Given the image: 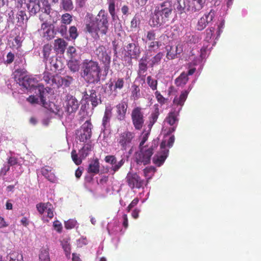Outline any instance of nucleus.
Masks as SVG:
<instances>
[{"instance_id":"1","label":"nucleus","mask_w":261,"mask_h":261,"mask_svg":"<svg viewBox=\"0 0 261 261\" xmlns=\"http://www.w3.org/2000/svg\"><path fill=\"white\" fill-rule=\"evenodd\" d=\"M85 31L89 33L95 39H99L100 35H106L109 30V16L107 12L101 9L96 16L87 13L85 16Z\"/></svg>"},{"instance_id":"2","label":"nucleus","mask_w":261,"mask_h":261,"mask_svg":"<svg viewBox=\"0 0 261 261\" xmlns=\"http://www.w3.org/2000/svg\"><path fill=\"white\" fill-rule=\"evenodd\" d=\"M172 10V0H166L158 5L149 21L150 25L155 27L166 23L168 21Z\"/></svg>"},{"instance_id":"3","label":"nucleus","mask_w":261,"mask_h":261,"mask_svg":"<svg viewBox=\"0 0 261 261\" xmlns=\"http://www.w3.org/2000/svg\"><path fill=\"white\" fill-rule=\"evenodd\" d=\"M101 69L98 62L86 59L82 64L81 75L89 83H97L99 81Z\"/></svg>"},{"instance_id":"4","label":"nucleus","mask_w":261,"mask_h":261,"mask_svg":"<svg viewBox=\"0 0 261 261\" xmlns=\"http://www.w3.org/2000/svg\"><path fill=\"white\" fill-rule=\"evenodd\" d=\"M18 84L27 89L31 90L33 88H36L39 92V96L42 106L46 108H47L48 104L46 101L45 96L48 92L43 85L38 84V81L35 78L26 75L18 79Z\"/></svg>"},{"instance_id":"5","label":"nucleus","mask_w":261,"mask_h":261,"mask_svg":"<svg viewBox=\"0 0 261 261\" xmlns=\"http://www.w3.org/2000/svg\"><path fill=\"white\" fill-rule=\"evenodd\" d=\"M25 4L31 15L41 11L47 15L51 12V6L46 0H25Z\"/></svg>"},{"instance_id":"6","label":"nucleus","mask_w":261,"mask_h":261,"mask_svg":"<svg viewBox=\"0 0 261 261\" xmlns=\"http://www.w3.org/2000/svg\"><path fill=\"white\" fill-rule=\"evenodd\" d=\"M135 137L134 132L126 129L118 134L116 138V142L122 150H126L133 144Z\"/></svg>"},{"instance_id":"7","label":"nucleus","mask_w":261,"mask_h":261,"mask_svg":"<svg viewBox=\"0 0 261 261\" xmlns=\"http://www.w3.org/2000/svg\"><path fill=\"white\" fill-rule=\"evenodd\" d=\"M158 147V144L154 142L148 148H141L140 151L136 154V161L137 164L144 165L150 163L151 157L154 150Z\"/></svg>"},{"instance_id":"8","label":"nucleus","mask_w":261,"mask_h":261,"mask_svg":"<svg viewBox=\"0 0 261 261\" xmlns=\"http://www.w3.org/2000/svg\"><path fill=\"white\" fill-rule=\"evenodd\" d=\"M94 53L99 61L103 64L105 70L108 71L111 62V51L105 46L100 45L96 48Z\"/></svg>"},{"instance_id":"9","label":"nucleus","mask_w":261,"mask_h":261,"mask_svg":"<svg viewBox=\"0 0 261 261\" xmlns=\"http://www.w3.org/2000/svg\"><path fill=\"white\" fill-rule=\"evenodd\" d=\"M143 110L141 107H136L132 111L130 116L132 123L137 130H140L144 125L145 117Z\"/></svg>"},{"instance_id":"10","label":"nucleus","mask_w":261,"mask_h":261,"mask_svg":"<svg viewBox=\"0 0 261 261\" xmlns=\"http://www.w3.org/2000/svg\"><path fill=\"white\" fill-rule=\"evenodd\" d=\"M125 180L129 187L134 189L143 187L144 181L137 173L129 172L125 177Z\"/></svg>"},{"instance_id":"11","label":"nucleus","mask_w":261,"mask_h":261,"mask_svg":"<svg viewBox=\"0 0 261 261\" xmlns=\"http://www.w3.org/2000/svg\"><path fill=\"white\" fill-rule=\"evenodd\" d=\"M38 32L43 38L48 41L53 39L56 35L54 25L46 21L41 24Z\"/></svg>"},{"instance_id":"12","label":"nucleus","mask_w":261,"mask_h":261,"mask_svg":"<svg viewBox=\"0 0 261 261\" xmlns=\"http://www.w3.org/2000/svg\"><path fill=\"white\" fill-rule=\"evenodd\" d=\"M166 141H162L160 144V151L153 158V163L158 166H161L168 156L169 150L166 148Z\"/></svg>"},{"instance_id":"13","label":"nucleus","mask_w":261,"mask_h":261,"mask_svg":"<svg viewBox=\"0 0 261 261\" xmlns=\"http://www.w3.org/2000/svg\"><path fill=\"white\" fill-rule=\"evenodd\" d=\"M79 106L80 103L74 96L70 94L66 95L64 103V108L65 111L68 114L70 115L75 113Z\"/></svg>"},{"instance_id":"14","label":"nucleus","mask_w":261,"mask_h":261,"mask_svg":"<svg viewBox=\"0 0 261 261\" xmlns=\"http://www.w3.org/2000/svg\"><path fill=\"white\" fill-rule=\"evenodd\" d=\"M126 53L129 59V64L132 63V59H137L141 54L140 47L138 43H129L126 46Z\"/></svg>"},{"instance_id":"15","label":"nucleus","mask_w":261,"mask_h":261,"mask_svg":"<svg viewBox=\"0 0 261 261\" xmlns=\"http://www.w3.org/2000/svg\"><path fill=\"white\" fill-rule=\"evenodd\" d=\"M149 55L148 53H145L141 59L139 61L138 70L137 74L138 77L142 80H144L146 76V72L148 69L147 63L149 59Z\"/></svg>"},{"instance_id":"16","label":"nucleus","mask_w":261,"mask_h":261,"mask_svg":"<svg viewBox=\"0 0 261 261\" xmlns=\"http://www.w3.org/2000/svg\"><path fill=\"white\" fill-rule=\"evenodd\" d=\"M92 124L90 120H87L82 126L81 133L79 138L81 142H85L90 139L92 135Z\"/></svg>"},{"instance_id":"17","label":"nucleus","mask_w":261,"mask_h":261,"mask_svg":"<svg viewBox=\"0 0 261 261\" xmlns=\"http://www.w3.org/2000/svg\"><path fill=\"white\" fill-rule=\"evenodd\" d=\"M215 15V11L212 9L207 14H205L201 17L197 23V29L199 31L203 30L206 25L211 22Z\"/></svg>"},{"instance_id":"18","label":"nucleus","mask_w":261,"mask_h":261,"mask_svg":"<svg viewBox=\"0 0 261 261\" xmlns=\"http://www.w3.org/2000/svg\"><path fill=\"white\" fill-rule=\"evenodd\" d=\"M105 161L112 165L111 170L115 172L123 165L124 163V160L122 159L120 161L117 163V159L114 155H108L105 156Z\"/></svg>"},{"instance_id":"19","label":"nucleus","mask_w":261,"mask_h":261,"mask_svg":"<svg viewBox=\"0 0 261 261\" xmlns=\"http://www.w3.org/2000/svg\"><path fill=\"white\" fill-rule=\"evenodd\" d=\"M128 108L127 103L121 101L116 106V118L119 121L124 120Z\"/></svg>"},{"instance_id":"20","label":"nucleus","mask_w":261,"mask_h":261,"mask_svg":"<svg viewBox=\"0 0 261 261\" xmlns=\"http://www.w3.org/2000/svg\"><path fill=\"white\" fill-rule=\"evenodd\" d=\"M190 0H176L175 5L177 11L181 14L191 12Z\"/></svg>"},{"instance_id":"21","label":"nucleus","mask_w":261,"mask_h":261,"mask_svg":"<svg viewBox=\"0 0 261 261\" xmlns=\"http://www.w3.org/2000/svg\"><path fill=\"white\" fill-rule=\"evenodd\" d=\"M180 110L181 108H180L177 111H176L175 110H171L168 114L165 121L171 126H173L174 125H176L179 120L178 117Z\"/></svg>"},{"instance_id":"22","label":"nucleus","mask_w":261,"mask_h":261,"mask_svg":"<svg viewBox=\"0 0 261 261\" xmlns=\"http://www.w3.org/2000/svg\"><path fill=\"white\" fill-rule=\"evenodd\" d=\"M41 173L42 175L44 176L48 181L51 182H55L57 180V178L52 172V168L49 166H45L41 169Z\"/></svg>"},{"instance_id":"23","label":"nucleus","mask_w":261,"mask_h":261,"mask_svg":"<svg viewBox=\"0 0 261 261\" xmlns=\"http://www.w3.org/2000/svg\"><path fill=\"white\" fill-rule=\"evenodd\" d=\"M112 115V108L111 106L106 107L102 118V124L105 129L109 126V123Z\"/></svg>"},{"instance_id":"24","label":"nucleus","mask_w":261,"mask_h":261,"mask_svg":"<svg viewBox=\"0 0 261 261\" xmlns=\"http://www.w3.org/2000/svg\"><path fill=\"white\" fill-rule=\"evenodd\" d=\"M48 69H46V70L43 72V80L44 81L46 84H48L49 86H53L55 85H57V80L55 76V75L49 72Z\"/></svg>"},{"instance_id":"25","label":"nucleus","mask_w":261,"mask_h":261,"mask_svg":"<svg viewBox=\"0 0 261 261\" xmlns=\"http://www.w3.org/2000/svg\"><path fill=\"white\" fill-rule=\"evenodd\" d=\"M99 162L97 158L94 159L89 164L87 168V172L90 174H92L93 175L97 174L99 172Z\"/></svg>"},{"instance_id":"26","label":"nucleus","mask_w":261,"mask_h":261,"mask_svg":"<svg viewBox=\"0 0 261 261\" xmlns=\"http://www.w3.org/2000/svg\"><path fill=\"white\" fill-rule=\"evenodd\" d=\"M67 45V43L62 38H58L54 41L55 50L58 53L63 54Z\"/></svg>"},{"instance_id":"27","label":"nucleus","mask_w":261,"mask_h":261,"mask_svg":"<svg viewBox=\"0 0 261 261\" xmlns=\"http://www.w3.org/2000/svg\"><path fill=\"white\" fill-rule=\"evenodd\" d=\"M206 0H190L191 13L199 11L204 6Z\"/></svg>"},{"instance_id":"28","label":"nucleus","mask_w":261,"mask_h":261,"mask_svg":"<svg viewBox=\"0 0 261 261\" xmlns=\"http://www.w3.org/2000/svg\"><path fill=\"white\" fill-rule=\"evenodd\" d=\"M189 94L187 90L182 91L179 97L176 96L173 99V104L176 106L181 107L184 105V103L187 99Z\"/></svg>"},{"instance_id":"29","label":"nucleus","mask_w":261,"mask_h":261,"mask_svg":"<svg viewBox=\"0 0 261 261\" xmlns=\"http://www.w3.org/2000/svg\"><path fill=\"white\" fill-rule=\"evenodd\" d=\"M163 57L164 54L162 52H159L151 59H149V61L148 62L149 63V66L152 68L156 65H159Z\"/></svg>"},{"instance_id":"30","label":"nucleus","mask_w":261,"mask_h":261,"mask_svg":"<svg viewBox=\"0 0 261 261\" xmlns=\"http://www.w3.org/2000/svg\"><path fill=\"white\" fill-rule=\"evenodd\" d=\"M124 85V80L123 78H118L115 82L114 84L111 83L109 87L111 90H112L113 87V90L115 92H117V90L122 89Z\"/></svg>"},{"instance_id":"31","label":"nucleus","mask_w":261,"mask_h":261,"mask_svg":"<svg viewBox=\"0 0 261 261\" xmlns=\"http://www.w3.org/2000/svg\"><path fill=\"white\" fill-rule=\"evenodd\" d=\"M188 75L185 72H182L180 75L176 79L175 84L177 86L182 87L186 84L188 81Z\"/></svg>"},{"instance_id":"32","label":"nucleus","mask_w":261,"mask_h":261,"mask_svg":"<svg viewBox=\"0 0 261 261\" xmlns=\"http://www.w3.org/2000/svg\"><path fill=\"white\" fill-rule=\"evenodd\" d=\"M52 51V46L50 44L47 43L43 46L42 54L44 61L46 63L50 57V55Z\"/></svg>"},{"instance_id":"33","label":"nucleus","mask_w":261,"mask_h":261,"mask_svg":"<svg viewBox=\"0 0 261 261\" xmlns=\"http://www.w3.org/2000/svg\"><path fill=\"white\" fill-rule=\"evenodd\" d=\"M60 7L65 11H70L74 8L72 0H61Z\"/></svg>"},{"instance_id":"34","label":"nucleus","mask_w":261,"mask_h":261,"mask_svg":"<svg viewBox=\"0 0 261 261\" xmlns=\"http://www.w3.org/2000/svg\"><path fill=\"white\" fill-rule=\"evenodd\" d=\"M160 114L159 110L156 108L154 111L152 113L149 117L148 127L150 129L153 125L156 122Z\"/></svg>"},{"instance_id":"35","label":"nucleus","mask_w":261,"mask_h":261,"mask_svg":"<svg viewBox=\"0 0 261 261\" xmlns=\"http://www.w3.org/2000/svg\"><path fill=\"white\" fill-rule=\"evenodd\" d=\"M7 259L9 261H23L22 255L15 251L10 253Z\"/></svg>"},{"instance_id":"36","label":"nucleus","mask_w":261,"mask_h":261,"mask_svg":"<svg viewBox=\"0 0 261 261\" xmlns=\"http://www.w3.org/2000/svg\"><path fill=\"white\" fill-rule=\"evenodd\" d=\"M131 97L134 100H137L140 97V89L137 85L134 84L132 86Z\"/></svg>"},{"instance_id":"37","label":"nucleus","mask_w":261,"mask_h":261,"mask_svg":"<svg viewBox=\"0 0 261 261\" xmlns=\"http://www.w3.org/2000/svg\"><path fill=\"white\" fill-rule=\"evenodd\" d=\"M174 47L173 46H166V49L167 51L166 54V58L168 60H172L175 58L177 55L176 51L174 50Z\"/></svg>"},{"instance_id":"38","label":"nucleus","mask_w":261,"mask_h":261,"mask_svg":"<svg viewBox=\"0 0 261 261\" xmlns=\"http://www.w3.org/2000/svg\"><path fill=\"white\" fill-rule=\"evenodd\" d=\"M40 261H50L49 249H42L39 254Z\"/></svg>"},{"instance_id":"39","label":"nucleus","mask_w":261,"mask_h":261,"mask_svg":"<svg viewBox=\"0 0 261 261\" xmlns=\"http://www.w3.org/2000/svg\"><path fill=\"white\" fill-rule=\"evenodd\" d=\"M49 64L46 65V69H49L54 72H56L57 70H59V66L57 64V59L54 60L53 59H49Z\"/></svg>"},{"instance_id":"40","label":"nucleus","mask_w":261,"mask_h":261,"mask_svg":"<svg viewBox=\"0 0 261 261\" xmlns=\"http://www.w3.org/2000/svg\"><path fill=\"white\" fill-rule=\"evenodd\" d=\"M89 100L93 107H96L98 104V99L96 95V92L94 90H91L90 91Z\"/></svg>"},{"instance_id":"41","label":"nucleus","mask_w":261,"mask_h":261,"mask_svg":"<svg viewBox=\"0 0 261 261\" xmlns=\"http://www.w3.org/2000/svg\"><path fill=\"white\" fill-rule=\"evenodd\" d=\"M155 172V168L151 166L146 167L143 170L144 175L147 179H150Z\"/></svg>"},{"instance_id":"42","label":"nucleus","mask_w":261,"mask_h":261,"mask_svg":"<svg viewBox=\"0 0 261 261\" xmlns=\"http://www.w3.org/2000/svg\"><path fill=\"white\" fill-rule=\"evenodd\" d=\"M16 19H17L18 23L23 24L24 20H28L25 11L22 10H19L17 14Z\"/></svg>"},{"instance_id":"43","label":"nucleus","mask_w":261,"mask_h":261,"mask_svg":"<svg viewBox=\"0 0 261 261\" xmlns=\"http://www.w3.org/2000/svg\"><path fill=\"white\" fill-rule=\"evenodd\" d=\"M162 45V43L160 41H150L148 43V49L147 50V52L146 53H148V55H149V53L152 50H154V48H156V49H158L160 48Z\"/></svg>"},{"instance_id":"44","label":"nucleus","mask_w":261,"mask_h":261,"mask_svg":"<svg viewBox=\"0 0 261 261\" xmlns=\"http://www.w3.org/2000/svg\"><path fill=\"white\" fill-rule=\"evenodd\" d=\"M50 205V203H40L36 205V208L40 214H43L44 212L46 211L47 208Z\"/></svg>"},{"instance_id":"45","label":"nucleus","mask_w":261,"mask_h":261,"mask_svg":"<svg viewBox=\"0 0 261 261\" xmlns=\"http://www.w3.org/2000/svg\"><path fill=\"white\" fill-rule=\"evenodd\" d=\"M147 83L152 90H155L157 89L158 81L153 79L151 76H147Z\"/></svg>"},{"instance_id":"46","label":"nucleus","mask_w":261,"mask_h":261,"mask_svg":"<svg viewBox=\"0 0 261 261\" xmlns=\"http://www.w3.org/2000/svg\"><path fill=\"white\" fill-rule=\"evenodd\" d=\"M72 20V16L69 13H65L62 15L61 17V22L63 24H69Z\"/></svg>"},{"instance_id":"47","label":"nucleus","mask_w":261,"mask_h":261,"mask_svg":"<svg viewBox=\"0 0 261 261\" xmlns=\"http://www.w3.org/2000/svg\"><path fill=\"white\" fill-rule=\"evenodd\" d=\"M108 10L112 18L114 19L116 16L115 12V2H108Z\"/></svg>"},{"instance_id":"48","label":"nucleus","mask_w":261,"mask_h":261,"mask_svg":"<svg viewBox=\"0 0 261 261\" xmlns=\"http://www.w3.org/2000/svg\"><path fill=\"white\" fill-rule=\"evenodd\" d=\"M58 32L62 37L69 39L67 34V27L66 25L62 24L58 29Z\"/></svg>"},{"instance_id":"49","label":"nucleus","mask_w":261,"mask_h":261,"mask_svg":"<svg viewBox=\"0 0 261 261\" xmlns=\"http://www.w3.org/2000/svg\"><path fill=\"white\" fill-rule=\"evenodd\" d=\"M61 79L62 84L66 87H69L73 82V77L69 75L62 77Z\"/></svg>"},{"instance_id":"50","label":"nucleus","mask_w":261,"mask_h":261,"mask_svg":"<svg viewBox=\"0 0 261 261\" xmlns=\"http://www.w3.org/2000/svg\"><path fill=\"white\" fill-rule=\"evenodd\" d=\"M70 38L72 40H75L78 36L77 28L75 26H71L69 30Z\"/></svg>"},{"instance_id":"51","label":"nucleus","mask_w":261,"mask_h":261,"mask_svg":"<svg viewBox=\"0 0 261 261\" xmlns=\"http://www.w3.org/2000/svg\"><path fill=\"white\" fill-rule=\"evenodd\" d=\"M68 66L73 72L77 71L79 69V65L75 61H70L68 63Z\"/></svg>"},{"instance_id":"52","label":"nucleus","mask_w":261,"mask_h":261,"mask_svg":"<svg viewBox=\"0 0 261 261\" xmlns=\"http://www.w3.org/2000/svg\"><path fill=\"white\" fill-rule=\"evenodd\" d=\"M215 29L213 27H211L205 31V40L208 42L212 39V37L213 35V33L214 32Z\"/></svg>"},{"instance_id":"53","label":"nucleus","mask_w":261,"mask_h":261,"mask_svg":"<svg viewBox=\"0 0 261 261\" xmlns=\"http://www.w3.org/2000/svg\"><path fill=\"white\" fill-rule=\"evenodd\" d=\"M71 154L72 159L73 161L74 162V163L76 165H80L82 163V161L80 158H78V155H77V154L76 153V150L74 149L72 150Z\"/></svg>"},{"instance_id":"54","label":"nucleus","mask_w":261,"mask_h":261,"mask_svg":"<svg viewBox=\"0 0 261 261\" xmlns=\"http://www.w3.org/2000/svg\"><path fill=\"white\" fill-rule=\"evenodd\" d=\"M156 34L155 32L153 30H150L147 32L146 35V41H152L155 39Z\"/></svg>"},{"instance_id":"55","label":"nucleus","mask_w":261,"mask_h":261,"mask_svg":"<svg viewBox=\"0 0 261 261\" xmlns=\"http://www.w3.org/2000/svg\"><path fill=\"white\" fill-rule=\"evenodd\" d=\"M38 94L39 95V93ZM38 97H39V96L37 97V96L35 95H30L27 98V100L31 104H38L40 102V103L42 105L40 100H39Z\"/></svg>"},{"instance_id":"56","label":"nucleus","mask_w":261,"mask_h":261,"mask_svg":"<svg viewBox=\"0 0 261 261\" xmlns=\"http://www.w3.org/2000/svg\"><path fill=\"white\" fill-rule=\"evenodd\" d=\"M76 221L70 219L65 222V227L66 229H72L76 226Z\"/></svg>"},{"instance_id":"57","label":"nucleus","mask_w":261,"mask_h":261,"mask_svg":"<svg viewBox=\"0 0 261 261\" xmlns=\"http://www.w3.org/2000/svg\"><path fill=\"white\" fill-rule=\"evenodd\" d=\"M155 97L158 102L161 105H164L165 103V98L161 95L160 92L156 91L155 92Z\"/></svg>"},{"instance_id":"58","label":"nucleus","mask_w":261,"mask_h":261,"mask_svg":"<svg viewBox=\"0 0 261 261\" xmlns=\"http://www.w3.org/2000/svg\"><path fill=\"white\" fill-rule=\"evenodd\" d=\"M47 212V217L49 218L50 219H52L54 217V207L53 205L50 203V205L48 207L46 210Z\"/></svg>"},{"instance_id":"59","label":"nucleus","mask_w":261,"mask_h":261,"mask_svg":"<svg viewBox=\"0 0 261 261\" xmlns=\"http://www.w3.org/2000/svg\"><path fill=\"white\" fill-rule=\"evenodd\" d=\"M140 23V19L136 16L133 17L130 22V27L132 28H136Z\"/></svg>"},{"instance_id":"60","label":"nucleus","mask_w":261,"mask_h":261,"mask_svg":"<svg viewBox=\"0 0 261 261\" xmlns=\"http://www.w3.org/2000/svg\"><path fill=\"white\" fill-rule=\"evenodd\" d=\"M139 202L138 198H135L127 207V212H129L132 208L135 207Z\"/></svg>"},{"instance_id":"61","label":"nucleus","mask_w":261,"mask_h":261,"mask_svg":"<svg viewBox=\"0 0 261 261\" xmlns=\"http://www.w3.org/2000/svg\"><path fill=\"white\" fill-rule=\"evenodd\" d=\"M14 57H15V56H14V54H13L11 52L8 53L7 55V56H6L7 59L6 60V62L7 64H11V63H12L13 62V61H14Z\"/></svg>"},{"instance_id":"62","label":"nucleus","mask_w":261,"mask_h":261,"mask_svg":"<svg viewBox=\"0 0 261 261\" xmlns=\"http://www.w3.org/2000/svg\"><path fill=\"white\" fill-rule=\"evenodd\" d=\"M53 226L55 228V229L58 231V232H61L62 229V226L61 223L59 221H55L54 222Z\"/></svg>"},{"instance_id":"63","label":"nucleus","mask_w":261,"mask_h":261,"mask_svg":"<svg viewBox=\"0 0 261 261\" xmlns=\"http://www.w3.org/2000/svg\"><path fill=\"white\" fill-rule=\"evenodd\" d=\"M148 0H135V6L137 7H142L146 5Z\"/></svg>"},{"instance_id":"64","label":"nucleus","mask_w":261,"mask_h":261,"mask_svg":"<svg viewBox=\"0 0 261 261\" xmlns=\"http://www.w3.org/2000/svg\"><path fill=\"white\" fill-rule=\"evenodd\" d=\"M8 163L10 166H13L17 164V160L15 157H10L8 159Z\"/></svg>"}]
</instances>
